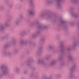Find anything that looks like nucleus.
<instances>
[{"label":"nucleus","mask_w":79,"mask_h":79,"mask_svg":"<svg viewBox=\"0 0 79 79\" xmlns=\"http://www.w3.org/2000/svg\"><path fill=\"white\" fill-rule=\"evenodd\" d=\"M30 14H31V15H32V12H30Z\"/></svg>","instance_id":"obj_1"}]
</instances>
